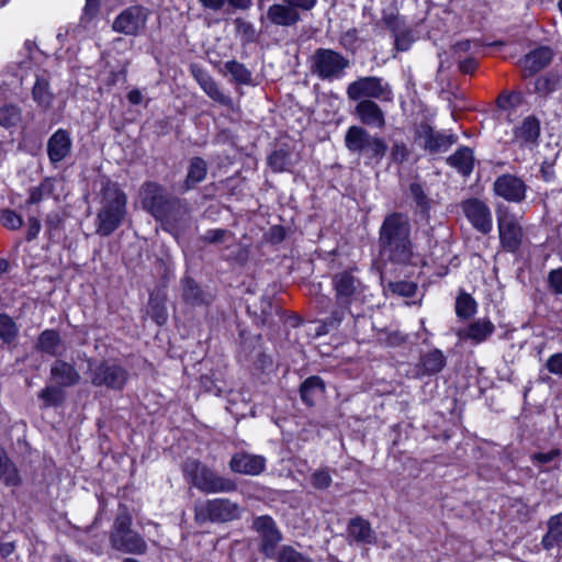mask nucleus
Segmentation results:
<instances>
[{
  "label": "nucleus",
  "mask_w": 562,
  "mask_h": 562,
  "mask_svg": "<svg viewBox=\"0 0 562 562\" xmlns=\"http://www.w3.org/2000/svg\"><path fill=\"white\" fill-rule=\"evenodd\" d=\"M331 286L335 293V307L325 321V325L336 328L351 314V306L362 304L367 286L357 277L353 270H342L331 277Z\"/></svg>",
  "instance_id": "obj_4"
},
{
  "label": "nucleus",
  "mask_w": 562,
  "mask_h": 562,
  "mask_svg": "<svg viewBox=\"0 0 562 562\" xmlns=\"http://www.w3.org/2000/svg\"><path fill=\"white\" fill-rule=\"evenodd\" d=\"M350 67V60L341 53L319 47L310 57V71L323 81H334L342 78Z\"/></svg>",
  "instance_id": "obj_10"
},
{
  "label": "nucleus",
  "mask_w": 562,
  "mask_h": 562,
  "mask_svg": "<svg viewBox=\"0 0 562 562\" xmlns=\"http://www.w3.org/2000/svg\"><path fill=\"white\" fill-rule=\"evenodd\" d=\"M193 512L194 521L199 526L207 522L225 524L241 516L240 505L226 497L199 501L194 504Z\"/></svg>",
  "instance_id": "obj_8"
},
{
  "label": "nucleus",
  "mask_w": 562,
  "mask_h": 562,
  "mask_svg": "<svg viewBox=\"0 0 562 562\" xmlns=\"http://www.w3.org/2000/svg\"><path fill=\"white\" fill-rule=\"evenodd\" d=\"M479 66L477 60L474 57H468L459 60L458 68L462 74L473 75Z\"/></svg>",
  "instance_id": "obj_64"
},
{
  "label": "nucleus",
  "mask_w": 562,
  "mask_h": 562,
  "mask_svg": "<svg viewBox=\"0 0 562 562\" xmlns=\"http://www.w3.org/2000/svg\"><path fill=\"white\" fill-rule=\"evenodd\" d=\"M63 224H64V221H63L61 216L59 215V213L53 212L47 215V217L45 220V226H46V231L49 235V238H54L59 234V232L63 228Z\"/></svg>",
  "instance_id": "obj_59"
},
{
  "label": "nucleus",
  "mask_w": 562,
  "mask_h": 562,
  "mask_svg": "<svg viewBox=\"0 0 562 562\" xmlns=\"http://www.w3.org/2000/svg\"><path fill=\"white\" fill-rule=\"evenodd\" d=\"M409 157V150L405 143L395 142L391 147L390 159L396 165H402Z\"/></svg>",
  "instance_id": "obj_56"
},
{
  "label": "nucleus",
  "mask_w": 562,
  "mask_h": 562,
  "mask_svg": "<svg viewBox=\"0 0 562 562\" xmlns=\"http://www.w3.org/2000/svg\"><path fill=\"white\" fill-rule=\"evenodd\" d=\"M498 234L502 247L508 252H517L522 243V228L513 214H498Z\"/></svg>",
  "instance_id": "obj_14"
},
{
  "label": "nucleus",
  "mask_w": 562,
  "mask_h": 562,
  "mask_svg": "<svg viewBox=\"0 0 562 562\" xmlns=\"http://www.w3.org/2000/svg\"><path fill=\"white\" fill-rule=\"evenodd\" d=\"M72 148L70 133L64 128H58L47 140V155L50 164L57 165L67 158Z\"/></svg>",
  "instance_id": "obj_25"
},
{
  "label": "nucleus",
  "mask_w": 562,
  "mask_h": 562,
  "mask_svg": "<svg viewBox=\"0 0 562 562\" xmlns=\"http://www.w3.org/2000/svg\"><path fill=\"white\" fill-rule=\"evenodd\" d=\"M409 193L419 211L424 214L427 213L430 209L431 200L426 194L423 186L419 182H412L409 184Z\"/></svg>",
  "instance_id": "obj_50"
},
{
  "label": "nucleus",
  "mask_w": 562,
  "mask_h": 562,
  "mask_svg": "<svg viewBox=\"0 0 562 562\" xmlns=\"http://www.w3.org/2000/svg\"><path fill=\"white\" fill-rule=\"evenodd\" d=\"M382 22L386 26V29L393 34H397L401 31L405 30L407 26L403 18H401L397 13H383Z\"/></svg>",
  "instance_id": "obj_53"
},
{
  "label": "nucleus",
  "mask_w": 562,
  "mask_h": 562,
  "mask_svg": "<svg viewBox=\"0 0 562 562\" xmlns=\"http://www.w3.org/2000/svg\"><path fill=\"white\" fill-rule=\"evenodd\" d=\"M299 392L302 402L306 406L312 407L325 394L326 384L321 376L312 375L301 383Z\"/></svg>",
  "instance_id": "obj_29"
},
{
  "label": "nucleus",
  "mask_w": 562,
  "mask_h": 562,
  "mask_svg": "<svg viewBox=\"0 0 562 562\" xmlns=\"http://www.w3.org/2000/svg\"><path fill=\"white\" fill-rule=\"evenodd\" d=\"M88 375L92 386L123 391L130 379L128 370L116 360L88 361Z\"/></svg>",
  "instance_id": "obj_9"
},
{
  "label": "nucleus",
  "mask_w": 562,
  "mask_h": 562,
  "mask_svg": "<svg viewBox=\"0 0 562 562\" xmlns=\"http://www.w3.org/2000/svg\"><path fill=\"white\" fill-rule=\"evenodd\" d=\"M427 244H428V256L432 262L439 265L441 271L438 276H446L448 273V266L450 255V243L447 239L439 240L435 235V228L430 227L426 232Z\"/></svg>",
  "instance_id": "obj_23"
},
{
  "label": "nucleus",
  "mask_w": 562,
  "mask_h": 562,
  "mask_svg": "<svg viewBox=\"0 0 562 562\" xmlns=\"http://www.w3.org/2000/svg\"><path fill=\"white\" fill-rule=\"evenodd\" d=\"M558 82L553 75L540 76L535 80L533 92L546 98L557 90Z\"/></svg>",
  "instance_id": "obj_47"
},
{
  "label": "nucleus",
  "mask_w": 562,
  "mask_h": 562,
  "mask_svg": "<svg viewBox=\"0 0 562 562\" xmlns=\"http://www.w3.org/2000/svg\"><path fill=\"white\" fill-rule=\"evenodd\" d=\"M265 20L271 25L294 27L302 18L299 12H295L288 3L282 1V3H274L268 8L266 16H261L262 23Z\"/></svg>",
  "instance_id": "obj_24"
},
{
  "label": "nucleus",
  "mask_w": 562,
  "mask_h": 562,
  "mask_svg": "<svg viewBox=\"0 0 562 562\" xmlns=\"http://www.w3.org/2000/svg\"><path fill=\"white\" fill-rule=\"evenodd\" d=\"M226 74L232 76L233 81L238 85L251 83V71L237 60H228L224 65Z\"/></svg>",
  "instance_id": "obj_42"
},
{
  "label": "nucleus",
  "mask_w": 562,
  "mask_h": 562,
  "mask_svg": "<svg viewBox=\"0 0 562 562\" xmlns=\"http://www.w3.org/2000/svg\"><path fill=\"white\" fill-rule=\"evenodd\" d=\"M182 473L191 486L204 494L233 493L238 488L233 479L218 474L198 459H186Z\"/></svg>",
  "instance_id": "obj_5"
},
{
  "label": "nucleus",
  "mask_w": 562,
  "mask_h": 562,
  "mask_svg": "<svg viewBox=\"0 0 562 562\" xmlns=\"http://www.w3.org/2000/svg\"><path fill=\"white\" fill-rule=\"evenodd\" d=\"M54 183L50 179H44L37 187H33L29 190V198L26 204H38L44 198H48L53 194Z\"/></svg>",
  "instance_id": "obj_46"
},
{
  "label": "nucleus",
  "mask_w": 562,
  "mask_h": 562,
  "mask_svg": "<svg viewBox=\"0 0 562 562\" xmlns=\"http://www.w3.org/2000/svg\"><path fill=\"white\" fill-rule=\"evenodd\" d=\"M412 225L407 214H387L379 229V251L387 261L400 266H415L417 255L411 238Z\"/></svg>",
  "instance_id": "obj_2"
},
{
  "label": "nucleus",
  "mask_w": 562,
  "mask_h": 562,
  "mask_svg": "<svg viewBox=\"0 0 562 562\" xmlns=\"http://www.w3.org/2000/svg\"><path fill=\"white\" fill-rule=\"evenodd\" d=\"M228 468L237 474L256 476L265 471L266 458L246 451H238L232 456Z\"/></svg>",
  "instance_id": "obj_20"
},
{
  "label": "nucleus",
  "mask_w": 562,
  "mask_h": 562,
  "mask_svg": "<svg viewBox=\"0 0 562 562\" xmlns=\"http://www.w3.org/2000/svg\"><path fill=\"white\" fill-rule=\"evenodd\" d=\"M49 374L55 384L64 389L72 387L81 380V375L75 364L61 359H56L52 363Z\"/></svg>",
  "instance_id": "obj_27"
},
{
  "label": "nucleus",
  "mask_w": 562,
  "mask_h": 562,
  "mask_svg": "<svg viewBox=\"0 0 562 562\" xmlns=\"http://www.w3.org/2000/svg\"><path fill=\"white\" fill-rule=\"evenodd\" d=\"M393 36H394V48L397 52L408 50L415 41L413 31L408 27H406L405 30L401 31L400 33H397Z\"/></svg>",
  "instance_id": "obj_55"
},
{
  "label": "nucleus",
  "mask_w": 562,
  "mask_h": 562,
  "mask_svg": "<svg viewBox=\"0 0 562 562\" xmlns=\"http://www.w3.org/2000/svg\"><path fill=\"white\" fill-rule=\"evenodd\" d=\"M207 175V164L202 157H193L189 160L187 176L180 186V192L184 193L194 189Z\"/></svg>",
  "instance_id": "obj_31"
},
{
  "label": "nucleus",
  "mask_w": 562,
  "mask_h": 562,
  "mask_svg": "<svg viewBox=\"0 0 562 562\" xmlns=\"http://www.w3.org/2000/svg\"><path fill=\"white\" fill-rule=\"evenodd\" d=\"M493 191L508 202L520 203L526 199L527 186L519 177L504 173L494 181Z\"/></svg>",
  "instance_id": "obj_17"
},
{
  "label": "nucleus",
  "mask_w": 562,
  "mask_h": 562,
  "mask_svg": "<svg viewBox=\"0 0 562 562\" xmlns=\"http://www.w3.org/2000/svg\"><path fill=\"white\" fill-rule=\"evenodd\" d=\"M180 289L181 300L189 306H207L213 302V294L190 276H184L180 280Z\"/></svg>",
  "instance_id": "obj_21"
},
{
  "label": "nucleus",
  "mask_w": 562,
  "mask_h": 562,
  "mask_svg": "<svg viewBox=\"0 0 562 562\" xmlns=\"http://www.w3.org/2000/svg\"><path fill=\"white\" fill-rule=\"evenodd\" d=\"M35 349L44 355L57 357L61 355L65 348L58 330L45 329L38 335L35 342Z\"/></svg>",
  "instance_id": "obj_30"
},
{
  "label": "nucleus",
  "mask_w": 562,
  "mask_h": 562,
  "mask_svg": "<svg viewBox=\"0 0 562 562\" xmlns=\"http://www.w3.org/2000/svg\"><path fill=\"white\" fill-rule=\"evenodd\" d=\"M22 122V110L15 104H4L0 108V125L4 128L16 127Z\"/></svg>",
  "instance_id": "obj_43"
},
{
  "label": "nucleus",
  "mask_w": 562,
  "mask_h": 562,
  "mask_svg": "<svg viewBox=\"0 0 562 562\" xmlns=\"http://www.w3.org/2000/svg\"><path fill=\"white\" fill-rule=\"evenodd\" d=\"M495 331V325L488 318H477L470 323L464 330H460L458 336L461 339H470L479 345L486 341Z\"/></svg>",
  "instance_id": "obj_28"
},
{
  "label": "nucleus",
  "mask_w": 562,
  "mask_h": 562,
  "mask_svg": "<svg viewBox=\"0 0 562 562\" xmlns=\"http://www.w3.org/2000/svg\"><path fill=\"white\" fill-rule=\"evenodd\" d=\"M461 206L464 215L477 232L488 234L492 231V213L485 202L472 198L463 201Z\"/></svg>",
  "instance_id": "obj_15"
},
{
  "label": "nucleus",
  "mask_w": 562,
  "mask_h": 562,
  "mask_svg": "<svg viewBox=\"0 0 562 562\" xmlns=\"http://www.w3.org/2000/svg\"><path fill=\"white\" fill-rule=\"evenodd\" d=\"M474 154L468 146L460 147L454 154L446 159V162L454 168L459 173L468 177L474 169Z\"/></svg>",
  "instance_id": "obj_32"
},
{
  "label": "nucleus",
  "mask_w": 562,
  "mask_h": 562,
  "mask_svg": "<svg viewBox=\"0 0 562 562\" xmlns=\"http://www.w3.org/2000/svg\"><path fill=\"white\" fill-rule=\"evenodd\" d=\"M269 559L274 560L276 562H313L312 558L299 552L294 547L289 544L279 547V549L272 557H269Z\"/></svg>",
  "instance_id": "obj_40"
},
{
  "label": "nucleus",
  "mask_w": 562,
  "mask_h": 562,
  "mask_svg": "<svg viewBox=\"0 0 562 562\" xmlns=\"http://www.w3.org/2000/svg\"><path fill=\"white\" fill-rule=\"evenodd\" d=\"M548 289L554 295H562V267L552 269L548 273Z\"/></svg>",
  "instance_id": "obj_57"
},
{
  "label": "nucleus",
  "mask_w": 562,
  "mask_h": 562,
  "mask_svg": "<svg viewBox=\"0 0 562 562\" xmlns=\"http://www.w3.org/2000/svg\"><path fill=\"white\" fill-rule=\"evenodd\" d=\"M346 148L366 159V164H380L387 151L386 142L371 134L367 128L360 125H351L345 134Z\"/></svg>",
  "instance_id": "obj_6"
},
{
  "label": "nucleus",
  "mask_w": 562,
  "mask_h": 562,
  "mask_svg": "<svg viewBox=\"0 0 562 562\" xmlns=\"http://www.w3.org/2000/svg\"><path fill=\"white\" fill-rule=\"evenodd\" d=\"M288 3L295 12L311 11L317 3V0H282Z\"/></svg>",
  "instance_id": "obj_62"
},
{
  "label": "nucleus",
  "mask_w": 562,
  "mask_h": 562,
  "mask_svg": "<svg viewBox=\"0 0 562 562\" xmlns=\"http://www.w3.org/2000/svg\"><path fill=\"white\" fill-rule=\"evenodd\" d=\"M251 529L258 535V551L267 559L272 557L283 539L276 520L269 515L257 516L252 519Z\"/></svg>",
  "instance_id": "obj_12"
},
{
  "label": "nucleus",
  "mask_w": 562,
  "mask_h": 562,
  "mask_svg": "<svg viewBox=\"0 0 562 562\" xmlns=\"http://www.w3.org/2000/svg\"><path fill=\"white\" fill-rule=\"evenodd\" d=\"M0 223L8 229L15 231L23 225V220L15 211L4 209L0 213Z\"/></svg>",
  "instance_id": "obj_52"
},
{
  "label": "nucleus",
  "mask_w": 562,
  "mask_h": 562,
  "mask_svg": "<svg viewBox=\"0 0 562 562\" xmlns=\"http://www.w3.org/2000/svg\"><path fill=\"white\" fill-rule=\"evenodd\" d=\"M477 303L471 294L461 291L456 300V314L461 319H469L476 313Z\"/></svg>",
  "instance_id": "obj_41"
},
{
  "label": "nucleus",
  "mask_w": 562,
  "mask_h": 562,
  "mask_svg": "<svg viewBox=\"0 0 562 562\" xmlns=\"http://www.w3.org/2000/svg\"><path fill=\"white\" fill-rule=\"evenodd\" d=\"M562 451L558 448L547 452H535L530 456L531 463L539 469L540 472H549L560 468Z\"/></svg>",
  "instance_id": "obj_34"
},
{
  "label": "nucleus",
  "mask_w": 562,
  "mask_h": 562,
  "mask_svg": "<svg viewBox=\"0 0 562 562\" xmlns=\"http://www.w3.org/2000/svg\"><path fill=\"white\" fill-rule=\"evenodd\" d=\"M550 373L562 375V352L552 355L546 363Z\"/></svg>",
  "instance_id": "obj_63"
},
{
  "label": "nucleus",
  "mask_w": 562,
  "mask_h": 562,
  "mask_svg": "<svg viewBox=\"0 0 562 562\" xmlns=\"http://www.w3.org/2000/svg\"><path fill=\"white\" fill-rule=\"evenodd\" d=\"M95 186L99 187L101 204L95 218V233L108 237L122 225L126 215L127 198L119 184L106 176H99Z\"/></svg>",
  "instance_id": "obj_3"
},
{
  "label": "nucleus",
  "mask_w": 562,
  "mask_h": 562,
  "mask_svg": "<svg viewBox=\"0 0 562 562\" xmlns=\"http://www.w3.org/2000/svg\"><path fill=\"white\" fill-rule=\"evenodd\" d=\"M20 334V327L7 313H0V341L2 346L15 347Z\"/></svg>",
  "instance_id": "obj_35"
},
{
  "label": "nucleus",
  "mask_w": 562,
  "mask_h": 562,
  "mask_svg": "<svg viewBox=\"0 0 562 562\" xmlns=\"http://www.w3.org/2000/svg\"><path fill=\"white\" fill-rule=\"evenodd\" d=\"M202 89L215 102L222 105L232 104V99L221 91L218 85L213 78L210 80L204 79V81L202 82Z\"/></svg>",
  "instance_id": "obj_49"
},
{
  "label": "nucleus",
  "mask_w": 562,
  "mask_h": 562,
  "mask_svg": "<svg viewBox=\"0 0 562 562\" xmlns=\"http://www.w3.org/2000/svg\"><path fill=\"white\" fill-rule=\"evenodd\" d=\"M38 398L43 401V407H58L64 404L66 393L64 387L53 384L45 386L40 393Z\"/></svg>",
  "instance_id": "obj_39"
},
{
  "label": "nucleus",
  "mask_w": 562,
  "mask_h": 562,
  "mask_svg": "<svg viewBox=\"0 0 562 562\" xmlns=\"http://www.w3.org/2000/svg\"><path fill=\"white\" fill-rule=\"evenodd\" d=\"M548 530L542 537L541 544L546 550L562 544V513L551 516L548 520Z\"/></svg>",
  "instance_id": "obj_37"
},
{
  "label": "nucleus",
  "mask_w": 562,
  "mask_h": 562,
  "mask_svg": "<svg viewBox=\"0 0 562 562\" xmlns=\"http://www.w3.org/2000/svg\"><path fill=\"white\" fill-rule=\"evenodd\" d=\"M346 532L349 543L374 544L376 542L375 531L370 521L362 516H356L349 519Z\"/></svg>",
  "instance_id": "obj_26"
},
{
  "label": "nucleus",
  "mask_w": 562,
  "mask_h": 562,
  "mask_svg": "<svg viewBox=\"0 0 562 562\" xmlns=\"http://www.w3.org/2000/svg\"><path fill=\"white\" fill-rule=\"evenodd\" d=\"M32 98L37 106L43 111H47L52 108L55 95L50 90L47 79L40 77L36 78L32 88Z\"/></svg>",
  "instance_id": "obj_36"
},
{
  "label": "nucleus",
  "mask_w": 562,
  "mask_h": 562,
  "mask_svg": "<svg viewBox=\"0 0 562 562\" xmlns=\"http://www.w3.org/2000/svg\"><path fill=\"white\" fill-rule=\"evenodd\" d=\"M0 480L8 486H19L21 477L15 464L9 465L5 471H0Z\"/></svg>",
  "instance_id": "obj_60"
},
{
  "label": "nucleus",
  "mask_w": 562,
  "mask_h": 562,
  "mask_svg": "<svg viewBox=\"0 0 562 562\" xmlns=\"http://www.w3.org/2000/svg\"><path fill=\"white\" fill-rule=\"evenodd\" d=\"M333 480L327 468L316 470L311 474V484L316 490H326L330 486Z\"/></svg>",
  "instance_id": "obj_54"
},
{
  "label": "nucleus",
  "mask_w": 562,
  "mask_h": 562,
  "mask_svg": "<svg viewBox=\"0 0 562 562\" xmlns=\"http://www.w3.org/2000/svg\"><path fill=\"white\" fill-rule=\"evenodd\" d=\"M446 366V357L439 349H432L420 356L418 370L423 375L439 373Z\"/></svg>",
  "instance_id": "obj_33"
},
{
  "label": "nucleus",
  "mask_w": 562,
  "mask_h": 562,
  "mask_svg": "<svg viewBox=\"0 0 562 562\" xmlns=\"http://www.w3.org/2000/svg\"><path fill=\"white\" fill-rule=\"evenodd\" d=\"M268 165L274 172L289 170L292 166L291 153L285 149H277L268 157Z\"/></svg>",
  "instance_id": "obj_45"
},
{
  "label": "nucleus",
  "mask_w": 562,
  "mask_h": 562,
  "mask_svg": "<svg viewBox=\"0 0 562 562\" xmlns=\"http://www.w3.org/2000/svg\"><path fill=\"white\" fill-rule=\"evenodd\" d=\"M553 58V52L548 46H540L528 54L520 60L519 65L522 69V77H532L537 72L546 68Z\"/></svg>",
  "instance_id": "obj_22"
},
{
  "label": "nucleus",
  "mask_w": 562,
  "mask_h": 562,
  "mask_svg": "<svg viewBox=\"0 0 562 562\" xmlns=\"http://www.w3.org/2000/svg\"><path fill=\"white\" fill-rule=\"evenodd\" d=\"M146 21V9L142 5H132L115 18L112 30L124 35L136 36L145 29Z\"/></svg>",
  "instance_id": "obj_13"
},
{
  "label": "nucleus",
  "mask_w": 562,
  "mask_h": 562,
  "mask_svg": "<svg viewBox=\"0 0 562 562\" xmlns=\"http://www.w3.org/2000/svg\"><path fill=\"white\" fill-rule=\"evenodd\" d=\"M235 29L237 34L241 37V41L244 43H255L258 38L257 31L254 26V24L249 21H246L241 18H237L234 21Z\"/></svg>",
  "instance_id": "obj_51"
},
{
  "label": "nucleus",
  "mask_w": 562,
  "mask_h": 562,
  "mask_svg": "<svg viewBox=\"0 0 562 562\" xmlns=\"http://www.w3.org/2000/svg\"><path fill=\"white\" fill-rule=\"evenodd\" d=\"M385 289L394 295L412 297L416 293L417 284L415 282L404 280L390 281L385 285Z\"/></svg>",
  "instance_id": "obj_48"
},
{
  "label": "nucleus",
  "mask_w": 562,
  "mask_h": 562,
  "mask_svg": "<svg viewBox=\"0 0 562 562\" xmlns=\"http://www.w3.org/2000/svg\"><path fill=\"white\" fill-rule=\"evenodd\" d=\"M133 519L124 507L117 513L110 531L109 541L112 549L127 554H145V539L132 528Z\"/></svg>",
  "instance_id": "obj_7"
},
{
  "label": "nucleus",
  "mask_w": 562,
  "mask_h": 562,
  "mask_svg": "<svg viewBox=\"0 0 562 562\" xmlns=\"http://www.w3.org/2000/svg\"><path fill=\"white\" fill-rule=\"evenodd\" d=\"M147 314L156 324H165L168 318L166 299L159 293H150Z\"/></svg>",
  "instance_id": "obj_38"
},
{
  "label": "nucleus",
  "mask_w": 562,
  "mask_h": 562,
  "mask_svg": "<svg viewBox=\"0 0 562 562\" xmlns=\"http://www.w3.org/2000/svg\"><path fill=\"white\" fill-rule=\"evenodd\" d=\"M416 136L424 140L423 147L429 154L445 153L458 140L457 135L436 132L427 123L417 127Z\"/></svg>",
  "instance_id": "obj_16"
},
{
  "label": "nucleus",
  "mask_w": 562,
  "mask_h": 562,
  "mask_svg": "<svg viewBox=\"0 0 562 562\" xmlns=\"http://www.w3.org/2000/svg\"><path fill=\"white\" fill-rule=\"evenodd\" d=\"M139 194L142 207L160 222L165 231L178 237L189 228L191 216L186 200L170 195L162 184L155 181L144 182Z\"/></svg>",
  "instance_id": "obj_1"
},
{
  "label": "nucleus",
  "mask_w": 562,
  "mask_h": 562,
  "mask_svg": "<svg viewBox=\"0 0 562 562\" xmlns=\"http://www.w3.org/2000/svg\"><path fill=\"white\" fill-rule=\"evenodd\" d=\"M233 234L224 228L209 229L205 232L203 236H201V240L207 244H220L224 243L228 237H232Z\"/></svg>",
  "instance_id": "obj_58"
},
{
  "label": "nucleus",
  "mask_w": 562,
  "mask_h": 562,
  "mask_svg": "<svg viewBox=\"0 0 562 562\" xmlns=\"http://www.w3.org/2000/svg\"><path fill=\"white\" fill-rule=\"evenodd\" d=\"M352 114L360 122V126L383 130L386 125L385 112L381 105L372 99L358 101Z\"/></svg>",
  "instance_id": "obj_18"
},
{
  "label": "nucleus",
  "mask_w": 562,
  "mask_h": 562,
  "mask_svg": "<svg viewBox=\"0 0 562 562\" xmlns=\"http://www.w3.org/2000/svg\"><path fill=\"white\" fill-rule=\"evenodd\" d=\"M101 0H86L81 22H91L100 12Z\"/></svg>",
  "instance_id": "obj_61"
},
{
  "label": "nucleus",
  "mask_w": 562,
  "mask_h": 562,
  "mask_svg": "<svg viewBox=\"0 0 562 562\" xmlns=\"http://www.w3.org/2000/svg\"><path fill=\"white\" fill-rule=\"evenodd\" d=\"M347 98L358 102L364 99H372L380 102H393L394 92L389 81L382 77L363 76L348 83L346 88Z\"/></svg>",
  "instance_id": "obj_11"
},
{
  "label": "nucleus",
  "mask_w": 562,
  "mask_h": 562,
  "mask_svg": "<svg viewBox=\"0 0 562 562\" xmlns=\"http://www.w3.org/2000/svg\"><path fill=\"white\" fill-rule=\"evenodd\" d=\"M540 134V121L535 115H528L514 127L512 143L519 148L532 149L538 145Z\"/></svg>",
  "instance_id": "obj_19"
},
{
  "label": "nucleus",
  "mask_w": 562,
  "mask_h": 562,
  "mask_svg": "<svg viewBox=\"0 0 562 562\" xmlns=\"http://www.w3.org/2000/svg\"><path fill=\"white\" fill-rule=\"evenodd\" d=\"M524 103V97L520 91H503L496 100L498 109L503 111H514Z\"/></svg>",
  "instance_id": "obj_44"
}]
</instances>
